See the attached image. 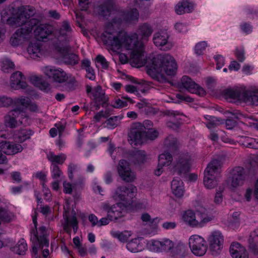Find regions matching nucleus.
I'll list each match as a JSON object with an SVG mask.
<instances>
[{
	"mask_svg": "<svg viewBox=\"0 0 258 258\" xmlns=\"http://www.w3.org/2000/svg\"><path fill=\"white\" fill-rule=\"evenodd\" d=\"M54 36L59 42H69L73 38V29L68 21H63L60 27L54 32Z\"/></svg>",
	"mask_w": 258,
	"mask_h": 258,
	"instance_id": "nucleus-13",
	"label": "nucleus"
},
{
	"mask_svg": "<svg viewBox=\"0 0 258 258\" xmlns=\"http://www.w3.org/2000/svg\"><path fill=\"white\" fill-rule=\"evenodd\" d=\"M117 170L121 178L126 182H132L136 178L135 172L132 171L129 163L125 160L119 161Z\"/></svg>",
	"mask_w": 258,
	"mask_h": 258,
	"instance_id": "nucleus-17",
	"label": "nucleus"
},
{
	"mask_svg": "<svg viewBox=\"0 0 258 258\" xmlns=\"http://www.w3.org/2000/svg\"><path fill=\"white\" fill-rule=\"evenodd\" d=\"M197 219L198 222L197 227H202L205 225L206 223L211 220V218L209 217L205 209H202V211H197Z\"/></svg>",
	"mask_w": 258,
	"mask_h": 258,
	"instance_id": "nucleus-36",
	"label": "nucleus"
},
{
	"mask_svg": "<svg viewBox=\"0 0 258 258\" xmlns=\"http://www.w3.org/2000/svg\"><path fill=\"white\" fill-rule=\"evenodd\" d=\"M62 60L67 64L74 66L78 63L79 58L74 53H67L63 56Z\"/></svg>",
	"mask_w": 258,
	"mask_h": 258,
	"instance_id": "nucleus-44",
	"label": "nucleus"
},
{
	"mask_svg": "<svg viewBox=\"0 0 258 258\" xmlns=\"http://www.w3.org/2000/svg\"><path fill=\"white\" fill-rule=\"evenodd\" d=\"M64 221L63 224V228L64 230L68 234H70L72 231L71 228V218H69L68 217H66L64 218Z\"/></svg>",
	"mask_w": 258,
	"mask_h": 258,
	"instance_id": "nucleus-63",
	"label": "nucleus"
},
{
	"mask_svg": "<svg viewBox=\"0 0 258 258\" xmlns=\"http://www.w3.org/2000/svg\"><path fill=\"white\" fill-rule=\"evenodd\" d=\"M27 50L30 57L33 59L40 57L43 54L42 44L36 41L31 42Z\"/></svg>",
	"mask_w": 258,
	"mask_h": 258,
	"instance_id": "nucleus-26",
	"label": "nucleus"
},
{
	"mask_svg": "<svg viewBox=\"0 0 258 258\" xmlns=\"http://www.w3.org/2000/svg\"><path fill=\"white\" fill-rule=\"evenodd\" d=\"M32 134V131L30 130H21L15 134V138L18 142L22 143L27 139H29Z\"/></svg>",
	"mask_w": 258,
	"mask_h": 258,
	"instance_id": "nucleus-43",
	"label": "nucleus"
},
{
	"mask_svg": "<svg viewBox=\"0 0 258 258\" xmlns=\"http://www.w3.org/2000/svg\"><path fill=\"white\" fill-rule=\"evenodd\" d=\"M51 175L53 179H58L63 176V172L56 164H51L50 166Z\"/></svg>",
	"mask_w": 258,
	"mask_h": 258,
	"instance_id": "nucleus-49",
	"label": "nucleus"
},
{
	"mask_svg": "<svg viewBox=\"0 0 258 258\" xmlns=\"http://www.w3.org/2000/svg\"><path fill=\"white\" fill-rule=\"evenodd\" d=\"M143 240V239L141 237L132 239L126 244V248L132 252L141 251L144 248L143 244L142 242Z\"/></svg>",
	"mask_w": 258,
	"mask_h": 258,
	"instance_id": "nucleus-30",
	"label": "nucleus"
},
{
	"mask_svg": "<svg viewBox=\"0 0 258 258\" xmlns=\"http://www.w3.org/2000/svg\"><path fill=\"white\" fill-rule=\"evenodd\" d=\"M204 117L207 120L206 125L209 129L215 128L220 124L219 119L214 116L206 115Z\"/></svg>",
	"mask_w": 258,
	"mask_h": 258,
	"instance_id": "nucleus-48",
	"label": "nucleus"
},
{
	"mask_svg": "<svg viewBox=\"0 0 258 258\" xmlns=\"http://www.w3.org/2000/svg\"><path fill=\"white\" fill-rule=\"evenodd\" d=\"M125 99H127L131 102L132 101V99L128 97H125L122 99H117L112 103V106L114 108H122L126 106L127 105V101L125 100Z\"/></svg>",
	"mask_w": 258,
	"mask_h": 258,
	"instance_id": "nucleus-51",
	"label": "nucleus"
},
{
	"mask_svg": "<svg viewBox=\"0 0 258 258\" xmlns=\"http://www.w3.org/2000/svg\"><path fill=\"white\" fill-rule=\"evenodd\" d=\"M27 250V245L24 239L20 240L17 244L13 248V251L19 255H24Z\"/></svg>",
	"mask_w": 258,
	"mask_h": 258,
	"instance_id": "nucleus-42",
	"label": "nucleus"
},
{
	"mask_svg": "<svg viewBox=\"0 0 258 258\" xmlns=\"http://www.w3.org/2000/svg\"><path fill=\"white\" fill-rule=\"evenodd\" d=\"M49 86V84L42 79L40 81V83H39V85L37 86V87L39 88L40 90L42 91L47 92L50 90Z\"/></svg>",
	"mask_w": 258,
	"mask_h": 258,
	"instance_id": "nucleus-64",
	"label": "nucleus"
},
{
	"mask_svg": "<svg viewBox=\"0 0 258 258\" xmlns=\"http://www.w3.org/2000/svg\"><path fill=\"white\" fill-rule=\"evenodd\" d=\"M47 158L51 164L62 165L67 159V155L63 153L55 155L53 152H49L47 154Z\"/></svg>",
	"mask_w": 258,
	"mask_h": 258,
	"instance_id": "nucleus-34",
	"label": "nucleus"
},
{
	"mask_svg": "<svg viewBox=\"0 0 258 258\" xmlns=\"http://www.w3.org/2000/svg\"><path fill=\"white\" fill-rule=\"evenodd\" d=\"M96 63L97 65L99 64L102 69L107 70L109 67V62L107 61L106 58L101 55H98L96 58Z\"/></svg>",
	"mask_w": 258,
	"mask_h": 258,
	"instance_id": "nucleus-54",
	"label": "nucleus"
},
{
	"mask_svg": "<svg viewBox=\"0 0 258 258\" xmlns=\"http://www.w3.org/2000/svg\"><path fill=\"white\" fill-rule=\"evenodd\" d=\"M118 16L120 17L118 21L113 20V23H120L124 22L126 23L132 24L136 23L139 19V12L136 9H132L130 11L121 12L118 14Z\"/></svg>",
	"mask_w": 258,
	"mask_h": 258,
	"instance_id": "nucleus-19",
	"label": "nucleus"
},
{
	"mask_svg": "<svg viewBox=\"0 0 258 258\" xmlns=\"http://www.w3.org/2000/svg\"><path fill=\"white\" fill-rule=\"evenodd\" d=\"M159 136V132L155 128L145 132V139L154 140Z\"/></svg>",
	"mask_w": 258,
	"mask_h": 258,
	"instance_id": "nucleus-55",
	"label": "nucleus"
},
{
	"mask_svg": "<svg viewBox=\"0 0 258 258\" xmlns=\"http://www.w3.org/2000/svg\"><path fill=\"white\" fill-rule=\"evenodd\" d=\"M14 218V214L8 209L0 207V220L10 222Z\"/></svg>",
	"mask_w": 258,
	"mask_h": 258,
	"instance_id": "nucleus-41",
	"label": "nucleus"
},
{
	"mask_svg": "<svg viewBox=\"0 0 258 258\" xmlns=\"http://www.w3.org/2000/svg\"><path fill=\"white\" fill-rule=\"evenodd\" d=\"M248 242L249 249L254 253L258 254V229L250 233Z\"/></svg>",
	"mask_w": 258,
	"mask_h": 258,
	"instance_id": "nucleus-35",
	"label": "nucleus"
},
{
	"mask_svg": "<svg viewBox=\"0 0 258 258\" xmlns=\"http://www.w3.org/2000/svg\"><path fill=\"white\" fill-rule=\"evenodd\" d=\"M179 87L180 89H184L191 93L197 94L200 96H204L206 94L203 88L200 87L191 78L186 76H183L181 78Z\"/></svg>",
	"mask_w": 258,
	"mask_h": 258,
	"instance_id": "nucleus-16",
	"label": "nucleus"
},
{
	"mask_svg": "<svg viewBox=\"0 0 258 258\" xmlns=\"http://www.w3.org/2000/svg\"><path fill=\"white\" fill-rule=\"evenodd\" d=\"M183 221L189 226L192 227H197L198 222L196 214L191 210H187L182 215Z\"/></svg>",
	"mask_w": 258,
	"mask_h": 258,
	"instance_id": "nucleus-32",
	"label": "nucleus"
},
{
	"mask_svg": "<svg viewBox=\"0 0 258 258\" xmlns=\"http://www.w3.org/2000/svg\"><path fill=\"white\" fill-rule=\"evenodd\" d=\"M191 164V159L190 155L188 153L181 154L171 170L180 176H183L189 171Z\"/></svg>",
	"mask_w": 258,
	"mask_h": 258,
	"instance_id": "nucleus-14",
	"label": "nucleus"
},
{
	"mask_svg": "<svg viewBox=\"0 0 258 258\" xmlns=\"http://www.w3.org/2000/svg\"><path fill=\"white\" fill-rule=\"evenodd\" d=\"M224 190V187L223 186H219L218 189L217 190L215 197V202L217 204H219L223 201V195L222 192Z\"/></svg>",
	"mask_w": 258,
	"mask_h": 258,
	"instance_id": "nucleus-59",
	"label": "nucleus"
},
{
	"mask_svg": "<svg viewBox=\"0 0 258 258\" xmlns=\"http://www.w3.org/2000/svg\"><path fill=\"white\" fill-rule=\"evenodd\" d=\"M125 213V206L123 204L118 203L111 207L108 211L107 217L110 221H115L123 217Z\"/></svg>",
	"mask_w": 258,
	"mask_h": 258,
	"instance_id": "nucleus-22",
	"label": "nucleus"
},
{
	"mask_svg": "<svg viewBox=\"0 0 258 258\" xmlns=\"http://www.w3.org/2000/svg\"><path fill=\"white\" fill-rule=\"evenodd\" d=\"M146 159V152L144 151L136 150L132 152L128 159L131 163L134 164H140L143 163Z\"/></svg>",
	"mask_w": 258,
	"mask_h": 258,
	"instance_id": "nucleus-29",
	"label": "nucleus"
},
{
	"mask_svg": "<svg viewBox=\"0 0 258 258\" xmlns=\"http://www.w3.org/2000/svg\"><path fill=\"white\" fill-rule=\"evenodd\" d=\"M111 235L115 238L117 239L121 242L127 241L128 238L132 235V232L130 231H111Z\"/></svg>",
	"mask_w": 258,
	"mask_h": 258,
	"instance_id": "nucleus-38",
	"label": "nucleus"
},
{
	"mask_svg": "<svg viewBox=\"0 0 258 258\" xmlns=\"http://www.w3.org/2000/svg\"><path fill=\"white\" fill-rule=\"evenodd\" d=\"M13 102L12 98L5 96H0V107L8 106Z\"/></svg>",
	"mask_w": 258,
	"mask_h": 258,
	"instance_id": "nucleus-62",
	"label": "nucleus"
},
{
	"mask_svg": "<svg viewBox=\"0 0 258 258\" xmlns=\"http://www.w3.org/2000/svg\"><path fill=\"white\" fill-rule=\"evenodd\" d=\"M207 42L205 41H201L196 44L195 47V53L198 55H201L207 47Z\"/></svg>",
	"mask_w": 258,
	"mask_h": 258,
	"instance_id": "nucleus-53",
	"label": "nucleus"
},
{
	"mask_svg": "<svg viewBox=\"0 0 258 258\" xmlns=\"http://www.w3.org/2000/svg\"><path fill=\"white\" fill-rule=\"evenodd\" d=\"M209 248L213 255L219 254L222 248L224 242L223 236L219 231H214L211 233L208 238Z\"/></svg>",
	"mask_w": 258,
	"mask_h": 258,
	"instance_id": "nucleus-15",
	"label": "nucleus"
},
{
	"mask_svg": "<svg viewBox=\"0 0 258 258\" xmlns=\"http://www.w3.org/2000/svg\"><path fill=\"white\" fill-rule=\"evenodd\" d=\"M178 114V112L174 110L169 111V115L172 117L166 123V125L168 128L173 130L178 128L181 123L180 119L177 117Z\"/></svg>",
	"mask_w": 258,
	"mask_h": 258,
	"instance_id": "nucleus-33",
	"label": "nucleus"
},
{
	"mask_svg": "<svg viewBox=\"0 0 258 258\" xmlns=\"http://www.w3.org/2000/svg\"><path fill=\"white\" fill-rule=\"evenodd\" d=\"M36 26L33 29L34 33L37 39L39 40L46 38L52 32V28L51 26L44 24H40L38 25L39 21Z\"/></svg>",
	"mask_w": 258,
	"mask_h": 258,
	"instance_id": "nucleus-24",
	"label": "nucleus"
},
{
	"mask_svg": "<svg viewBox=\"0 0 258 258\" xmlns=\"http://www.w3.org/2000/svg\"><path fill=\"white\" fill-rule=\"evenodd\" d=\"M10 84L11 87L15 90L25 89L27 86L24 76L21 72L19 71L14 73L11 75Z\"/></svg>",
	"mask_w": 258,
	"mask_h": 258,
	"instance_id": "nucleus-23",
	"label": "nucleus"
},
{
	"mask_svg": "<svg viewBox=\"0 0 258 258\" xmlns=\"http://www.w3.org/2000/svg\"><path fill=\"white\" fill-rule=\"evenodd\" d=\"M138 32L143 37H148L152 33L153 29L149 24L144 23L140 26Z\"/></svg>",
	"mask_w": 258,
	"mask_h": 258,
	"instance_id": "nucleus-46",
	"label": "nucleus"
},
{
	"mask_svg": "<svg viewBox=\"0 0 258 258\" xmlns=\"http://www.w3.org/2000/svg\"><path fill=\"white\" fill-rule=\"evenodd\" d=\"M173 194L177 198H181L184 192L183 182L179 178H174L171 183Z\"/></svg>",
	"mask_w": 258,
	"mask_h": 258,
	"instance_id": "nucleus-27",
	"label": "nucleus"
},
{
	"mask_svg": "<svg viewBox=\"0 0 258 258\" xmlns=\"http://www.w3.org/2000/svg\"><path fill=\"white\" fill-rule=\"evenodd\" d=\"M177 64L174 58L168 54H158L152 59V64L147 68V74L160 83L166 82L165 76H173L177 71Z\"/></svg>",
	"mask_w": 258,
	"mask_h": 258,
	"instance_id": "nucleus-3",
	"label": "nucleus"
},
{
	"mask_svg": "<svg viewBox=\"0 0 258 258\" xmlns=\"http://www.w3.org/2000/svg\"><path fill=\"white\" fill-rule=\"evenodd\" d=\"M160 250H170L174 246L173 242L169 239H163L162 241H160Z\"/></svg>",
	"mask_w": 258,
	"mask_h": 258,
	"instance_id": "nucleus-52",
	"label": "nucleus"
},
{
	"mask_svg": "<svg viewBox=\"0 0 258 258\" xmlns=\"http://www.w3.org/2000/svg\"><path fill=\"white\" fill-rule=\"evenodd\" d=\"M35 13V9L29 6H22L17 8L11 7L2 11L3 22L12 26H21L10 38V43L12 46L17 47L32 38L33 29L38 23L36 19L31 18Z\"/></svg>",
	"mask_w": 258,
	"mask_h": 258,
	"instance_id": "nucleus-1",
	"label": "nucleus"
},
{
	"mask_svg": "<svg viewBox=\"0 0 258 258\" xmlns=\"http://www.w3.org/2000/svg\"><path fill=\"white\" fill-rule=\"evenodd\" d=\"M164 146L171 152H173L178 148L177 140L172 136H168L164 142Z\"/></svg>",
	"mask_w": 258,
	"mask_h": 258,
	"instance_id": "nucleus-40",
	"label": "nucleus"
},
{
	"mask_svg": "<svg viewBox=\"0 0 258 258\" xmlns=\"http://www.w3.org/2000/svg\"><path fill=\"white\" fill-rule=\"evenodd\" d=\"M236 142L243 147L254 149V142L255 139L246 136H237L236 137Z\"/></svg>",
	"mask_w": 258,
	"mask_h": 258,
	"instance_id": "nucleus-37",
	"label": "nucleus"
},
{
	"mask_svg": "<svg viewBox=\"0 0 258 258\" xmlns=\"http://www.w3.org/2000/svg\"><path fill=\"white\" fill-rule=\"evenodd\" d=\"M41 70L46 76L52 79L55 83L59 84L68 83L72 85H75L76 84L77 81L75 77L67 74L61 68L46 66Z\"/></svg>",
	"mask_w": 258,
	"mask_h": 258,
	"instance_id": "nucleus-5",
	"label": "nucleus"
},
{
	"mask_svg": "<svg viewBox=\"0 0 258 258\" xmlns=\"http://www.w3.org/2000/svg\"><path fill=\"white\" fill-rule=\"evenodd\" d=\"M148 246L153 251H158L160 250V241L152 240L147 243Z\"/></svg>",
	"mask_w": 258,
	"mask_h": 258,
	"instance_id": "nucleus-56",
	"label": "nucleus"
},
{
	"mask_svg": "<svg viewBox=\"0 0 258 258\" xmlns=\"http://www.w3.org/2000/svg\"><path fill=\"white\" fill-rule=\"evenodd\" d=\"M145 132L140 122H135L131 125L128 134V141L132 145H138L142 144L145 139Z\"/></svg>",
	"mask_w": 258,
	"mask_h": 258,
	"instance_id": "nucleus-12",
	"label": "nucleus"
},
{
	"mask_svg": "<svg viewBox=\"0 0 258 258\" xmlns=\"http://www.w3.org/2000/svg\"><path fill=\"white\" fill-rule=\"evenodd\" d=\"M106 126L108 128H114L118 124V116H113L109 118L106 120Z\"/></svg>",
	"mask_w": 258,
	"mask_h": 258,
	"instance_id": "nucleus-57",
	"label": "nucleus"
},
{
	"mask_svg": "<svg viewBox=\"0 0 258 258\" xmlns=\"http://www.w3.org/2000/svg\"><path fill=\"white\" fill-rule=\"evenodd\" d=\"M114 10V0H100L96 7L98 15L105 19H108Z\"/></svg>",
	"mask_w": 258,
	"mask_h": 258,
	"instance_id": "nucleus-18",
	"label": "nucleus"
},
{
	"mask_svg": "<svg viewBox=\"0 0 258 258\" xmlns=\"http://www.w3.org/2000/svg\"><path fill=\"white\" fill-rule=\"evenodd\" d=\"M33 222L34 225V228L30 231V239L33 243L36 245L41 244L47 246L48 240L46 237V229L44 226H41L39 228L38 232L37 230V220L36 218H33Z\"/></svg>",
	"mask_w": 258,
	"mask_h": 258,
	"instance_id": "nucleus-9",
	"label": "nucleus"
},
{
	"mask_svg": "<svg viewBox=\"0 0 258 258\" xmlns=\"http://www.w3.org/2000/svg\"><path fill=\"white\" fill-rule=\"evenodd\" d=\"M169 38L170 35L167 30H160L154 33L153 41L155 45L160 50L168 51L173 47Z\"/></svg>",
	"mask_w": 258,
	"mask_h": 258,
	"instance_id": "nucleus-10",
	"label": "nucleus"
},
{
	"mask_svg": "<svg viewBox=\"0 0 258 258\" xmlns=\"http://www.w3.org/2000/svg\"><path fill=\"white\" fill-rule=\"evenodd\" d=\"M112 25L108 24L102 34V39L104 44L114 52H119L123 48L131 50L130 55L133 63L141 66L145 63L144 55V45L138 39L136 33L128 35L124 31L118 32L112 30Z\"/></svg>",
	"mask_w": 258,
	"mask_h": 258,
	"instance_id": "nucleus-2",
	"label": "nucleus"
},
{
	"mask_svg": "<svg viewBox=\"0 0 258 258\" xmlns=\"http://www.w3.org/2000/svg\"><path fill=\"white\" fill-rule=\"evenodd\" d=\"M33 251H35V250L37 251V249L38 248H41L42 250L43 256L44 257V258L47 257V256L49 254V250L47 249V248L49 246V244L47 246H43L41 244L36 245V244H35V243H33Z\"/></svg>",
	"mask_w": 258,
	"mask_h": 258,
	"instance_id": "nucleus-60",
	"label": "nucleus"
},
{
	"mask_svg": "<svg viewBox=\"0 0 258 258\" xmlns=\"http://www.w3.org/2000/svg\"><path fill=\"white\" fill-rule=\"evenodd\" d=\"M2 139L0 142V148L4 151L5 154L12 155L21 152L23 151V147L21 144L4 141Z\"/></svg>",
	"mask_w": 258,
	"mask_h": 258,
	"instance_id": "nucleus-20",
	"label": "nucleus"
},
{
	"mask_svg": "<svg viewBox=\"0 0 258 258\" xmlns=\"http://www.w3.org/2000/svg\"><path fill=\"white\" fill-rule=\"evenodd\" d=\"M194 6L187 0L179 2L175 7V11L178 15L191 13L194 10Z\"/></svg>",
	"mask_w": 258,
	"mask_h": 258,
	"instance_id": "nucleus-28",
	"label": "nucleus"
},
{
	"mask_svg": "<svg viewBox=\"0 0 258 258\" xmlns=\"http://www.w3.org/2000/svg\"><path fill=\"white\" fill-rule=\"evenodd\" d=\"M247 174L244 168L240 166L235 167L230 172L228 178L229 186L232 190H234L244 184Z\"/></svg>",
	"mask_w": 258,
	"mask_h": 258,
	"instance_id": "nucleus-7",
	"label": "nucleus"
},
{
	"mask_svg": "<svg viewBox=\"0 0 258 258\" xmlns=\"http://www.w3.org/2000/svg\"><path fill=\"white\" fill-rule=\"evenodd\" d=\"M244 97L245 100L243 102L258 105V90L255 91L246 90Z\"/></svg>",
	"mask_w": 258,
	"mask_h": 258,
	"instance_id": "nucleus-39",
	"label": "nucleus"
},
{
	"mask_svg": "<svg viewBox=\"0 0 258 258\" xmlns=\"http://www.w3.org/2000/svg\"><path fill=\"white\" fill-rule=\"evenodd\" d=\"M235 55L240 62H243L245 60V52L243 48H236Z\"/></svg>",
	"mask_w": 258,
	"mask_h": 258,
	"instance_id": "nucleus-61",
	"label": "nucleus"
},
{
	"mask_svg": "<svg viewBox=\"0 0 258 258\" xmlns=\"http://www.w3.org/2000/svg\"><path fill=\"white\" fill-rule=\"evenodd\" d=\"M245 91L246 90L242 88H228L224 90L223 93L227 99L244 101Z\"/></svg>",
	"mask_w": 258,
	"mask_h": 258,
	"instance_id": "nucleus-21",
	"label": "nucleus"
},
{
	"mask_svg": "<svg viewBox=\"0 0 258 258\" xmlns=\"http://www.w3.org/2000/svg\"><path fill=\"white\" fill-rule=\"evenodd\" d=\"M31 120L26 111L15 108L9 111L5 117V123L6 126L14 128L23 124H30Z\"/></svg>",
	"mask_w": 258,
	"mask_h": 258,
	"instance_id": "nucleus-6",
	"label": "nucleus"
},
{
	"mask_svg": "<svg viewBox=\"0 0 258 258\" xmlns=\"http://www.w3.org/2000/svg\"><path fill=\"white\" fill-rule=\"evenodd\" d=\"M16 103L22 106V108H18V109L25 111L26 108L29 105V99L28 98L22 97L18 98L16 101Z\"/></svg>",
	"mask_w": 258,
	"mask_h": 258,
	"instance_id": "nucleus-58",
	"label": "nucleus"
},
{
	"mask_svg": "<svg viewBox=\"0 0 258 258\" xmlns=\"http://www.w3.org/2000/svg\"><path fill=\"white\" fill-rule=\"evenodd\" d=\"M93 96L97 103V108L100 107V104H103L106 101L105 93L103 92L101 86H98L94 88L93 90Z\"/></svg>",
	"mask_w": 258,
	"mask_h": 258,
	"instance_id": "nucleus-31",
	"label": "nucleus"
},
{
	"mask_svg": "<svg viewBox=\"0 0 258 258\" xmlns=\"http://www.w3.org/2000/svg\"><path fill=\"white\" fill-rule=\"evenodd\" d=\"M172 161V156L168 152H164L159 155L158 162L160 165L164 166L169 165Z\"/></svg>",
	"mask_w": 258,
	"mask_h": 258,
	"instance_id": "nucleus-45",
	"label": "nucleus"
},
{
	"mask_svg": "<svg viewBox=\"0 0 258 258\" xmlns=\"http://www.w3.org/2000/svg\"><path fill=\"white\" fill-rule=\"evenodd\" d=\"M222 163L220 160L214 159L205 170L204 184L208 189H212L218 184L217 177L220 174Z\"/></svg>",
	"mask_w": 258,
	"mask_h": 258,
	"instance_id": "nucleus-4",
	"label": "nucleus"
},
{
	"mask_svg": "<svg viewBox=\"0 0 258 258\" xmlns=\"http://www.w3.org/2000/svg\"><path fill=\"white\" fill-rule=\"evenodd\" d=\"M189 248L194 254L201 256L204 255L208 248L205 239L199 235H192L188 239Z\"/></svg>",
	"mask_w": 258,
	"mask_h": 258,
	"instance_id": "nucleus-8",
	"label": "nucleus"
},
{
	"mask_svg": "<svg viewBox=\"0 0 258 258\" xmlns=\"http://www.w3.org/2000/svg\"><path fill=\"white\" fill-rule=\"evenodd\" d=\"M0 66L4 72H9L10 70L14 69L15 64L8 58H3L0 60Z\"/></svg>",
	"mask_w": 258,
	"mask_h": 258,
	"instance_id": "nucleus-47",
	"label": "nucleus"
},
{
	"mask_svg": "<svg viewBox=\"0 0 258 258\" xmlns=\"http://www.w3.org/2000/svg\"><path fill=\"white\" fill-rule=\"evenodd\" d=\"M80 169L79 166L78 164L70 163L68 167V177L71 180L74 178V173L78 172Z\"/></svg>",
	"mask_w": 258,
	"mask_h": 258,
	"instance_id": "nucleus-50",
	"label": "nucleus"
},
{
	"mask_svg": "<svg viewBox=\"0 0 258 258\" xmlns=\"http://www.w3.org/2000/svg\"><path fill=\"white\" fill-rule=\"evenodd\" d=\"M230 253L233 258H248L245 248L238 242H233L230 247Z\"/></svg>",
	"mask_w": 258,
	"mask_h": 258,
	"instance_id": "nucleus-25",
	"label": "nucleus"
},
{
	"mask_svg": "<svg viewBox=\"0 0 258 258\" xmlns=\"http://www.w3.org/2000/svg\"><path fill=\"white\" fill-rule=\"evenodd\" d=\"M137 192V187L132 184L127 186H120L117 187L112 197L115 200L129 202L136 196Z\"/></svg>",
	"mask_w": 258,
	"mask_h": 258,
	"instance_id": "nucleus-11",
	"label": "nucleus"
}]
</instances>
